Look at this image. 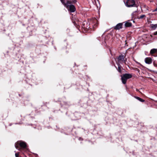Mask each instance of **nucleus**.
<instances>
[{"label": "nucleus", "mask_w": 157, "mask_h": 157, "mask_svg": "<svg viewBox=\"0 0 157 157\" xmlns=\"http://www.w3.org/2000/svg\"><path fill=\"white\" fill-rule=\"evenodd\" d=\"M153 64L154 66L157 67V63H156L155 62H153Z\"/></svg>", "instance_id": "6ab92c4d"}, {"label": "nucleus", "mask_w": 157, "mask_h": 157, "mask_svg": "<svg viewBox=\"0 0 157 157\" xmlns=\"http://www.w3.org/2000/svg\"><path fill=\"white\" fill-rule=\"evenodd\" d=\"M132 77V75L129 74H125L121 76V80L122 83L124 84H125L128 79L131 78Z\"/></svg>", "instance_id": "f03ea898"}, {"label": "nucleus", "mask_w": 157, "mask_h": 157, "mask_svg": "<svg viewBox=\"0 0 157 157\" xmlns=\"http://www.w3.org/2000/svg\"><path fill=\"white\" fill-rule=\"evenodd\" d=\"M19 146L21 148H25L26 146V144L25 142L22 141L17 142L15 144V147L18 150H20V149L19 148Z\"/></svg>", "instance_id": "f257e3e1"}, {"label": "nucleus", "mask_w": 157, "mask_h": 157, "mask_svg": "<svg viewBox=\"0 0 157 157\" xmlns=\"http://www.w3.org/2000/svg\"><path fill=\"white\" fill-rule=\"evenodd\" d=\"M118 63H125V61L124 60V57L123 55L120 56L118 58Z\"/></svg>", "instance_id": "20e7f679"}, {"label": "nucleus", "mask_w": 157, "mask_h": 157, "mask_svg": "<svg viewBox=\"0 0 157 157\" xmlns=\"http://www.w3.org/2000/svg\"><path fill=\"white\" fill-rule=\"evenodd\" d=\"M94 21H95V22H96L97 21V20L96 19H94Z\"/></svg>", "instance_id": "4be33fe9"}, {"label": "nucleus", "mask_w": 157, "mask_h": 157, "mask_svg": "<svg viewBox=\"0 0 157 157\" xmlns=\"http://www.w3.org/2000/svg\"><path fill=\"white\" fill-rule=\"evenodd\" d=\"M145 17V15H142L138 17L139 19H142Z\"/></svg>", "instance_id": "dca6fc26"}, {"label": "nucleus", "mask_w": 157, "mask_h": 157, "mask_svg": "<svg viewBox=\"0 0 157 157\" xmlns=\"http://www.w3.org/2000/svg\"><path fill=\"white\" fill-rule=\"evenodd\" d=\"M154 34L155 35H157V31L155 32L154 33Z\"/></svg>", "instance_id": "aec40b11"}, {"label": "nucleus", "mask_w": 157, "mask_h": 157, "mask_svg": "<svg viewBox=\"0 0 157 157\" xmlns=\"http://www.w3.org/2000/svg\"><path fill=\"white\" fill-rule=\"evenodd\" d=\"M132 23L129 22H127L125 24V26L126 27H129L131 26Z\"/></svg>", "instance_id": "6e6552de"}, {"label": "nucleus", "mask_w": 157, "mask_h": 157, "mask_svg": "<svg viewBox=\"0 0 157 157\" xmlns=\"http://www.w3.org/2000/svg\"><path fill=\"white\" fill-rule=\"evenodd\" d=\"M151 28L154 30L155 29L157 28V24L151 25Z\"/></svg>", "instance_id": "1a4fd4ad"}, {"label": "nucleus", "mask_w": 157, "mask_h": 157, "mask_svg": "<svg viewBox=\"0 0 157 157\" xmlns=\"http://www.w3.org/2000/svg\"><path fill=\"white\" fill-rule=\"evenodd\" d=\"M150 36H151V37H152L153 36H152V35H150Z\"/></svg>", "instance_id": "5701e85b"}, {"label": "nucleus", "mask_w": 157, "mask_h": 157, "mask_svg": "<svg viewBox=\"0 0 157 157\" xmlns=\"http://www.w3.org/2000/svg\"><path fill=\"white\" fill-rule=\"evenodd\" d=\"M157 51V50L155 49H152L150 51V53L151 54H154Z\"/></svg>", "instance_id": "4468645a"}, {"label": "nucleus", "mask_w": 157, "mask_h": 157, "mask_svg": "<svg viewBox=\"0 0 157 157\" xmlns=\"http://www.w3.org/2000/svg\"><path fill=\"white\" fill-rule=\"evenodd\" d=\"M15 155L16 157H19V153H16Z\"/></svg>", "instance_id": "a211bd4d"}, {"label": "nucleus", "mask_w": 157, "mask_h": 157, "mask_svg": "<svg viewBox=\"0 0 157 157\" xmlns=\"http://www.w3.org/2000/svg\"><path fill=\"white\" fill-rule=\"evenodd\" d=\"M72 3L71 0H67V2L66 4H67V5H69L68 4H71Z\"/></svg>", "instance_id": "2eb2a0df"}, {"label": "nucleus", "mask_w": 157, "mask_h": 157, "mask_svg": "<svg viewBox=\"0 0 157 157\" xmlns=\"http://www.w3.org/2000/svg\"><path fill=\"white\" fill-rule=\"evenodd\" d=\"M118 65V71L120 72H121V66L120 65L119 63H117Z\"/></svg>", "instance_id": "ddd939ff"}, {"label": "nucleus", "mask_w": 157, "mask_h": 157, "mask_svg": "<svg viewBox=\"0 0 157 157\" xmlns=\"http://www.w3.org/2000/svg\"><path fill=\"white\" fill-rule=\"evenodd\" d=\"M145 62L146 63L150 64L152 63V59L150 57H147L145 59Z\"/></svg>", "instance_id": "423d86ee"}, {"label": "nucleus", "mask_w": 157, "mask_h": 157, "mask_svg": "<svg viewBox=\"0 0 157 157\" xmlns=\"http://www.w3.org/2000/svg\"><path fill=\"white\" fill-rule=\"evenodd\" d=\"M122 24L120 23L118 24L114 28L115 29H119L122 28Z\"/></svg>", "instance_id": "0eeeda50"}, {"label": "nucleus", "mask_w": 157, "mask_h": 157, "mask_svg": "<svg viewBox=\"0 0 157 157\" xmlns=\"http://www.w3.org/2000/svg\"><path fill=\"white\" fill-rule=\"evenodd\" d=\"M61 3L65 6H66L67 8H68V5H67V4L65 2L64 0H61Z\"/></svg>", "instance_id": "f8f14e48"}, {"label": "nucleus", "mask_w": 157, "mask_h": 157, "mask_svg": "<svg viewBox=\"0 0 157 157\" xmlns=\"http://www.w3.org/2000/svg\"><path fill=\"white\" fill-rule=\"evenodd\" d=\"M157 11V8H156L155 10H153V12L156 11Z\"/></svg>", "instance_id": "412c9836"}, {"label": "nucleus", "mask_w": 157, "mask_h": 157, "mask_svg": "<svg viewBox=\"0 0 157 157\" xmlns=\"http://www.w3.org/2000/svg\"><path fill=\"white\" fill-rule=\"evenodd\" d=\"M68 10L71 12H73L75 11L76 9L75 6L73 5H68V8H67Z\"/></svg>", "instance_id": "39448f33"}, {"label": "nucleus", "mask_w": 157, "mask_h": 157, "mask_svg": "<svg viewBox=\"0 0 157 157\" xmlns=\"http://www.w3.org/2000/svg\"><path fill=\"white\" fill-rule=\"evenodd\" d=\"M134 0H128L125 3L128 7H135L136 6Z\"/></svg>", "instance_id": "7ed1b4c3"}, {"label": "nucleus", "mask_w": 157, "mask_h": 157, "mask_svg": "<svg viewBox=\"0 0 157 157\" xmlns=\"http://www.w3.org/2000/svg\"><path fill=\"white\" fill-rule=\"evenodd\" d=\"M137 11H135L133 12V13H132V18L134 17L136 18L135 16L137 15Z\"/></svg>", "instance_id": "9b49d317"}, {"label": "nucleus", "mask_w": 157, "mask_h": 157, "mask_svg": "<svg viewBox=\"0 0 157 157\" xmlns=\"http://www.w3.org/2000/svg\"><path fill=\"white\" fill-rule=\"evenodd\" d=\"M135 98L136 99H137V100H138L139 101H140L141 102H143L145 101L144 100V99H142V98H140L139 97L135 96Z\"/></svg>", "instance_id": "9d476101"}, {"label": "nucleus", "mask_w": 157, "mask_h": 157, "mask_svg": "<svg viewBox=\"0 0 157 157\" xmlns=\"http://www.w3.org/2000/svg\"><path fill=\"white\" fill-rule=\"evenodd\" d=\"M72 3H74L76 2V1L75 0H71Z\"/></svg>", "instance_id": "f3484780"}]
</instances>
